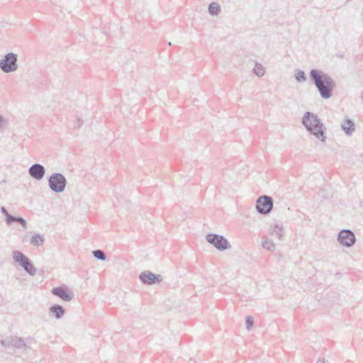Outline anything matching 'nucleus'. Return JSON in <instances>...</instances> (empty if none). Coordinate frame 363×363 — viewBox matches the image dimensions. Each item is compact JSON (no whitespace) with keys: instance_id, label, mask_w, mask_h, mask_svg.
Listing matches in <instances>:
<instances>
[{"instance_id":"1","label":"nucleus","mask_w":363,"mask_h":363,"mask_svg":"<svg viewBox=\"0 0 363 363\" xmlns=\"http://www.w3.org/2000/svg\"><path fill=\"white\" fill-rule=\"evenodd\" d=\"M309 76L323 99H328L333 96L335 82L331 77L323 71L316 69H311Z\"/></svg>"},{"instance_id":"2","label":"nucleus","mask_w":363,"mask_h":363,"mask_svg":"<svg viewBox=\"0 0 363 363\" xmlns=\"http://www.w3.org/2000/svg\"><path fill=\"white\" fill-rule=\"evenodd\" d=\"M302 123L306 129L323 143L326 141V128L318 115L306 112L302 118Z\"/></svg>"},{"instance_id":"3","label":"nucleus","mask_w":363,"mask_h":363,"mask_svg":"<svg viewBox=\"0 0 363 363\" xmlns=\"http://www.w3.org/2000/svg\"><path fill=\"white\" fill-rule=\"evenodd\" d=\"M12 256L14 262L18 263L29 275L35 276L36 274V268L23 252L15 250L13 251Z\"/></svg>"},{"instance_id":"4","label":"nucleus","mask_w":363,"mask_h":363,"mask_svg":"<svg viewBox=\"0 0 363 363\" xmlns=\"http://www.w3.org/2000/svg\"><path fill=\"white\" fill-rule=\"evenodd\" d=\"M17 62V54L9 52L0 60V69L4 73L14 72L18 68Z\"/></svg>"},{"instance_id":"5","label":"nucleus","mask_w":363,"mask_h":363,"mask_svg":"<svg viewBox=\"0 0 363 363\" xmlns=\"http://www.w3.org/2000/svg\"><path fill=\"white\" fill-rule=\"evenodd\" d=\"M48 182L51 191L57 194L63 192L67 186V179L61 173L52 174Z\"/></svg>"},{"instance_id":"6","label":"nucleus","mask_w":363,"mask_h":363,"mask_svg":"<svg viewBox=\"0 0 363 363\" xmlns=\"http://www.w3.org/2000/svg\"><path fill=\"white\" fill-rule=\"evenodd\" d=\"M206 241L220 251H224L231 247L229 242L223 235L209 233L206 236Z\"/></svg>"},{"instance_id":"7","label":"nucleus","mask_w":363,"mask_h":363,"mask_svg":"<svg viewBox=\"0 0 363 363\" xmlns=\"http://www.w3.org/2000/svg\"><path fill=\"white\" fill-rule=\"evenodd\" d=\"M273 203L272 197L266 195L262 196L257 200L256 210L260 214H268L273 208Z\"/></svg>"},{"instance_id":"8","label":"nucleus","mask_w":363,"mask_h":363,"mask_svg":"<svg viewBox=\"0 0 363 363\" xmlns=\"http://www.w3.org/2000/svg\"><path fill=\"white\" fill-rule=\"evenodd\" d=\"M337 241L342 246L350 247L355 243L356 238L351 230L343 229L338 233Z\"/></svg>"},{"instance_id":"9","label":"nucleus","mask_w":363,"mask_h":363,"mask_svg":"<svg viewBox=\"0 0 363 363\" xmlns=\"http://www.w3.org/2000/svg\"><path fill=\"white\" fill-rule=\"evenodd\" d=\"M1 345L5 348L15 347L17 349L26 348L23 340L17 337H9L1 340Z\"/></svg>"},{"instance_id":"10","label":"nucleus","mask_w":363,"mask_h":363,"mask_svg":"<svg viewBox=\"0 0 363 363\" xmlns=\"http://www.w3.org/2000/svg\"><path fill=\"white\" fill-rule=\"evenodd\" d=\"M140 281L145 284L152 285L162 281L161 275H157L150 271H144L139 276Z\"/></svg>"},{"instance_id":"11","label":"nucleus","mask_w":363,"mask_h":363,"mask_svg":"<svg viewBox=\"0 0 363 363\" xmlns=\"http://www.w3.org/2000/svg\"><path fill=\"white\" fill-rule=\"evenodd\" d=\"M29 175L35 180H41L45 174V168L43 165L35 163L31 165L28 169Z\"/></svg>"},{"instance_id":"12","label":"nucleus","mask_w":363,"mask_h":363,"mask_svg":"<svg viewBox=\"0 0 363 363\" xmlns=\"http://www.w3.org/2000/svg\"><path fill=\"white\" fill-rule=\"evenodd\" d=\"M51 292L65 301H70L74 297L73 294L65 286L55 287Z\"/></svg>"},{"instance_id":"13","label":"nucleus","mask_w":363,"mask_h":363,"mask_svg":"<svg viewBox=\"0 0 363 363\" xmlns=\"http://www.w3.org/2000/svg\"><path fill=\"white\" fill-rule=\"evenodd\" d=\"M341 128L347 135H351L355 130V125L354 122L349 118L345 119L342 121Z\"/></svg>"},{"instance_id":"14","label":"nucleus","mask_w":363,"mask_h":363,"mask_svg":"<svg viewBox=\"0 0 363 363\" xmlns=\"http://www.w3.org/2000/svg\"><path fill=\"white\" fill-rule=\"evenodd\" d=\"M49 311L57 319H60L65 313V308L61 305L58 304L51 306Z\"/></svg>"},{"instance_id":"15","label":"nucleus","mask_w":363,"mask_h":363,"mask_svg":"<svg viewBox=\"0 0 363 363\" xmlns=\"http://www.w3.org/2000/svg\"><path fill=\"white\" fill-rule=\"evenodd\" d=\"M8 220L6 223L7 225H11L13 223H18L21 224L24 229L28 228L27 221L22 217L11 215V216H8Z\"/></svg>"},{"instance_id":"16","label":"nucleus","mask_w":363,"mask_h":363,"mask_svg":"<svg viewBox=\"0 0 363 363\" xmlns=\"http://www.w3.org/2000/svg\"><path fill=\"white\" fill-rule=\"evenodd\" d=\"M44 237L41 234H35L31 237L30 243L35 247H39L44 243Z\"/></svg>"},{"instance_id":"17","label":"nucleus","mask_w":363,"mask_h":363,"mask_svg":"<svg viewBox=\"0 0 363 363\" xmlns=\"http://www.w3.org/2000/svg\"><path fill=\"white\" fill-rule=\"evenodd\" d=\"M220 6L216 2H212L208 6V12L212 16H217L220 13Z\"/></svg>"},{"instance_id":"18","label":"nucleus","mask_w":363,"mask_h":363,"mask_svg":"<svg viewBox=\"0 0 363 363\" xmlns=\"http://www.w3.org/2000/svg\"><path fill=\"white\" fill-rule=\"evenodd\" d=\"M264 241L262 242V247L268 251L272 252L275 250V245L273 241L267 238H264Z\"/></svg>"},{"instance_id":"19","label":"nucleus","mask_w":363,"mask_h":363,"mask_svg":"<svg viewBox=\"0 0 363 363\" xmlns=\"http://www.w3.org/2000/svg\"><path fill=\"white\" fill-rule=\"evenodd\" d=\"M282 230L283 227L281 225H279L277 224L274 225L272 232H270L272 236H277L279 240H281L282 237Z\"/></svg>"},{"instance_id":"20","label":"nucleus","mask_w":363,"mask_h":363,"mask_svg":"<svg viewBox=\"0 0 363 363\" xmlns=\"http://www.w3.org/2000/svg\"><path fill=\"white\" fill-rule=\"evenodd\" d=\"M294 77L298 82H304L307 79L305 72L300 69L296 70Z\"/></svg>"},{"instance_id":"21","label":"nucleus","mask_w":363,"mask_h":363,"mask_svg":"<svg viewBox=\"0 0 363 363\" xmlns=\"http://www.w3.org/2000/svg\"><path fill=\"white\" fill-rule=\"evenodd\" d=\"M253 72L257 76L262 77L265 73V69L261 64L256 62Z\"/></svg>"},{"instance_id":"22","label":"nucleus","mask_w":363,"mask_h":363,"mask_svg":"<svg viewBox=\"0 0 363 363\" xmlns=\"http://www.w3.org/2000/svg\"><path fill=\"white\" fill-rule=\"evenodd\" d=\"M93 256L101 261H105L106 259V255L104 252L101 250H96L92 252Z\"/></svg>"},{"instance_id":"23","label":"nucleus","mask_w":363,"mask_h":363,"mask_svg":"<svg viewBox=\"0 0 363 363\" xmlns=\"http://www.w3.org/2000/svg\"><path fill=\"white\" fill-rule=\"evenodd\" d=\"M245 324H246V328L250 330L253 325H254V320L253 318L251 317V316H248L246 318V320H245Z\"/></svg>"},{"instance_id":"24","label":"nucleus","mask_w":363,"mask_h":363,"mask_svg":"<svg viewBox=\"0 0 363 363\" xmlns=\"http://www.w3.org/2000/svg\"><path fill=\"white\" fill-rule=\"evenodd\" d=\"M1 212L2 214H4L5 216V217H6L5 222H6V223H7V222L9 221L8 220V216H11V215L8 213V211L4 206H2L1 208Z\"/></svg>"},{"instance_id":"25","label":"nucleus","mask_w":363,"mask_h":363,"mask_svg":"<svg viewBox=\"0 0 363 363\" xmlns=\"http://www.w3.org/2000/svg\"><path fill=\"white\" fill-rule=\"evenodd\" d=\"M7 123V120L2 116H0V130Z\"/></svg>"},{"instance_id":"26","label":"nucleus","mask_w":363,"mask_h":363,"mask_svg":"<svg viewBox=\"0 0 363 363\" xmlns=\"http://www.w3.org/2000/svg\"><path fill=\"white\" fill-rule=\"evenodd\" d=\"M316 363H328V361L325 359L324 358H323V359H318Z\"/></svg>"}]
</instances>
